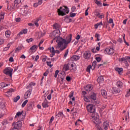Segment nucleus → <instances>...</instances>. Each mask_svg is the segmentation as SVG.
<instances>
[{"instance_id": "obj_61", "label": "nucleus", "mask_w": 130, "mask_h": 130, "mask_svg": "<svg viewBox=\"0 0 130 130\" xmlns=\"http://www.w3.org/2000/svg\"><path fill=\"white\" fill-rule=\"evenodd\" d=\"M4 42H5L4 39H0V45H2V44H4Z\"/></svg>"}, {"instance_id": "obj_19", "label": "nucleus", "mask_w": 130, "mask_h": 130, "mask_svg": "<svg viewBox=\"0 0 130 130\" xmlns=\"http://www.w3.org/2000/svg\"><path fill=\"white\" fill-rule=\"evenodd\" d=\"M20 121H18L16 124L14 125V127L15 128H17V129H19V128H20L21 126H22V124L20 123Z\"/></svg>"}, {"instance_id": "obj_13", "label": "nucleus", "mask_w": 130, "mask_h": 130, "mask_svg": "<svg viewBox=\"0 0 130 130\" xmlns=\"http://www.w3.org/2000/svg\"><path fill=\"white\" fill-rule=\"evenodd\" d=\"M33 109V103L29 102L27 104V110L28 111H30V110H32Z\"/></svg>"}, {"instance_id": "obj_11", "label": "nucleus", "mask_w": 130, "mask_h": 130, "mask_svg": "<svg viewBox=\"0 0 130 130\" xmlns=\"http://www.w3.org/2000/svg\"><path fill=\"white\" fill-rule=\"evenodd\" d=\"M42 106L43 108H47V107H49V105H48V101L46 99H45V100L42 104Z\"/></svg>"}, {"instance_id": "obj_39", "label": "nucleus", "mask_w": 130, "mask_h": 130, "mask_svg": "<svg viewBox=\"0 0 130 130\" xmlns=\"http://www.w3.org/2000/svg\"><path fill=\"white\" fill-rule=\"evenodd\" d=\"M8 120H7V119L4 120L2 122L3 125H7V124H8Z\"/></svg>"}, {"instance_id": "obj_62", "label": "nucleus", "mask_w": 130, "mask_h": 130, "mask_svg": "<svg viewBox=\"0 0 130 130\" xmlns=\"http://www.w3.org/2000/svg\"><path fill=\"white\" fill-rule=\"evenodd\" d=\"M9 61H10V62H13L14 61V58H13V57H11L9 58Z\"/></svg>"}, {"instance_id": "obj_37", "label": "nucleus", "mask_w": 130, "mask_h": 130, "mask_svg": "<svg viewBox=\"0 0 130 130\" xmlns=\"http://www.w3.org/2000/svg\"><path fill=\"white\" fill-rule=\"evenodd\" d=\"M28 103V100H25L22 104L21 107L24 108V106H26V105Z\"/></svg>"}, {"instance_id": "obj_51", "label": "nucleus", "mask_w": 130, "mask_h": 130, "mask_svg": "<svg viewBox=\"0 0 130 130\" xmlns=\"http://www.w3.org/2000/svg\"><path fill=\"white\" fill-rule=\"evenodd\" d=\"M69 54V49H67L66 51V52L64 54V57L66 58V57H67V56H68V54Z\"/></svg>"}, {"instance_id": "obj_15", "label": "nucleus", "mask_w": 130, "mask_h": 130, "mask_svg": "<svg viewBox=\"0 0 130 130\" xmlns=\"http://www.w3.org/2000/svg\"><path fill=\"white\" fill-rule=\"evenodd\" d=\"M40 20H41V17L37 18L33 20L34 23H35V25L36 26V27H39V24L38 23V22H39Z\"/></svg>"}, {"instance_id": "obj_18", "label": "nucleus", "mask_w": 130, "mask_h": 130, "mask_svg": "<svg viewBox=\"0 0 130 130\" xmlns=\"http://www.w3.org/2000/svg\"><path fill=\"white\" fill-rule=\"evenodd\" d=\"M97 82L99 83V84H101V83H103V82H104V78H103V76H101L99 77L97 79Z\"/></svg>"}, {"instance_id": "obj_52", "label": "nucleus", "mask_w": 130, "mask_h": 130, "mask_svg": "<svg viewBox=\"0 0 130 130\" xmlns=\"http://www.w3.org/2000/svg\"><path fill=\"white\" fill-rule=\"evenodd\" d=\"M95 59L98 62H100V61H101V58L100 57H96Z\"/></svg>"}, {"instance_id": "obj_31", "label": "nucleus", "mask_w": 130, "mask_h": 130, "mask_svg": "<svg viewBox=\"0 0 130 130\" xmlns=\"http://www.w3.org/2000/svg\"><path fill=\"white\" fill-rule=\"evenodd\" d=\"M122 82L121 81H118L117 82V87H119V88H122Z\"/></svg>"}, {"instance_id": "obj_20", "label": "nucleus", "mask_w": 130, "mask_h": 130, "mask_svg": "<svg viewBox=\"0 0 130 130\" xmlns=\"http://www.w3.org/2000/svg\"><path fill=\"white\" fill-rule=\"evenodd\" d=\"M71 59L73 61H77L78 60V59H80V56L79 55H73L72 57H71Z\"/></svg>"}, {"instance_id": "obj_60", "label": "nucleus", "mask_w": 130, "mask_h": 130, "mask_svg": "<svg viewBox=\"0 0 130 130\" xmlns=\"http://www.w3.org/2000/svg\"><path fill=\"white\" fill-rule=\"evenodd\" d=\"M96 64H97V61H94L92 62V66H93V67H96Z\"/></svg>"}, {"instance_id": "obj_21", "label": "nucleus", "mask_w": 130, "mask_h": 130, "mask_svg": "<svg viewBox=\"0 0 130 130\" xmlns=\"http://www.w3.org/2000/svg\"><path fill=\"white\" fill-rule=\"evenodd\" d=\"M101 94L103 97H105V98H106V96H107V92L106 90L103 89L101 90Z\"/></svg>"}, {"instance_id": "obj_8", "label": "nucleus", "mask_w": 130, "mask_h": 130, "mask_svg": "<svg viewBox=\"0 0 130 130\" xmlns=\"http://www.w3.org/2000/svg\"><path fill=\"white\" fill-rule=\"evenodd\" d=\"M94 14H95V16L98 17L99 19H103V18H104V15H103V13H102L101 14L100 13H99V12H98V10H97L94 11Z\"/></svg>"}, {"instance_id": "obj_58", "label": "nucleus", "mask_w": 130, "mask_h": 130, "mask_svg": "<svg viewBox=\"0 0 130 130\" xmlns=\"http://www.w3.org/2000/svg\"><path fill=\"white\" fill-rule=\"evenodd\" d=\"M108 23L109 24H113V19L112 18H110Z\"/></svg>"}, {"instance_id": "obj_35", "label": "nucleus", "mask_w": 130, "mask_h": 130, "mask_svg": "<svg viewBox=\"0 0 130 130\" xmlns=\"http://www.w3.org/2000/svg\"><path fill=\"white\" fill-rule=\"evenodd\" d=\"M63 115V113L62 112H59L58 114H56V116H58V117H61Z\"/></svg>"}, {"instance_id": "obj_57", "label": "nucleus", "mask_w": 130, "mask_h": 130, "mask_svg": "<svg viewBox=\"0 0 130 130\" xmlns=\"http://www.w3.org/2000/svg\"><path fill=\"white\" fill-rule=\"evenodd\" d=\"M71 80H72V78H71V77L70 76H67L66 77V80L68 81V82H70L71 81Z\"/></svg>"}, {"instance_id": "obj_26", "label": "nucleus", "mask_w": 130, "mask_h": 130, "mask_svg": "<svg viewBox=\"0 0 130 130\" xmlns=\"http://www.w3.org/2000/svg\"><path fill=\"white\" fill-rule=\"evenodd\" d=\"M94 2L99 7H102V3H101L100 1L98 0H94Z\"/></svg>"}, {"instance_id": "obj_43", "label": "nucleus", "mask_w": 130, "mask_h": 130, "mask_svg": "<svg viewBox=\"0 0 130 130\" xmlns=\"http://www.w3.org/2000/svg\"><path fill=\"white\" fill-rule=\"evenodd\" d=\"M123 38L124 43H125V44H126L128 46L129 45L128 44V43L127 42H126V41H125V34H124L123 35Z\"/></svg>"}, {"instance_id": "obj_36", "label": "nucleus", "mask_w": 130, "mask_h": 130, "mask_svg": "<svg viewBox=\"0 0 130 130\" xmlns=\"http://www.w3.org/2000/svg\"><path fill=\"white\" fill-rule=\"evenodd\" d=\"M113 91H114V93H115L116 94L117 93H119V92H120L119 88H114L113 89Z\"/></svg>"}, {"instance_id": "obj_54", "label": "nucleus", "mask_w": 130, "mask_h": 130, "mask_svg": "<svg viewBox=\"0 0 130 130\" xmlns=\"http://www.w3.org/2000/svg\"><path fill=\"white\" fill-rule=\"evenodd\" d=\"M73 96H74V91H72L70 92V94L69 95V98H72V97H73Z\"/></svg>"}, {"instance_id": "obj_49", "label": "nucleus", "mask_w": 130, "mask_h": 130, "mask_svg": "<svg viewBox=\"0 0 130 130\" xmlns=\"http://www.w3.org/2000/svg\"><path fill=\"white\" fill-rule=\"evenodd\" d=\"M47 66H48V67H49V68H52L53 64H51L50 63H51V61H47Z\"/></svg>"}, {"instance_id": "obj_46", "label": "nucleus", "mask_w": 130, "mask_h": 130, "mask_svg": "<svg viewBox=\"0 0 130 130\" xmlns=\"http://www.w3.org/2000/svg\"><path fill=\"white\" fill-rule=\"evenodd\" d=\"M49 73V70H47L43 74V76H44V77H46L47 76V75H48V74Z\"/></svg>"}, {"instance_id": "obj_56", "label": "nucleus", "mask_w": 130, "mask_h": 130, "mask_svg": "<svg viewBox=\"0 0 130 130\" xmlns=\"http://www.w3.org/2000/svg\"><path fill=\"white\" fill-rule=\"evenodd\" d=\"M64 68H65V71H69V70L70 69V67L68 64L65 66Z\"/></svg>"}, {"instance_id": "obj_41", "label": "nucleus", "mask_w": 130, "mask_h": 130, "mask_svg": "<svg viewBox=\"0 0 130 130\" xmlns=\"http://www.w3.org/2000/svg\"><path fill=\"white\" fill-rule=\"evenodd\" d=\"M5 107H6V105H5V103H1L0 108H2V109H3V108H5Z\"/></svg>"}, {"instance_id": "obj_63", "label": "nucleus", "mask_w": 130, "mask_h": 130, "mask_svg": "<svg viewBox=\"0 0 130 130\" xmlns=\"http://www.w3.org/2000/svg\"><path fill=\"white\" fill-rule=\"evenodd\" d=\"M15 21L17 22H20L21 21V18H15Z\"/></svg>"}, {"instance_id": "obj_44", "label": "nucleus", "mask_w": 130, "mask_h": 130, "mask_svg": "<svg viewBox=\"0 0 130 130\" xmlns=\"http://www.w3.org/2000/svg\"><path fill=\"white\" fill-rule=\"evenodd\" d=\"M121 61H124V62H126V63H127V60H126V58L125 57H123L121 58L120 59Z\"/></svg>"}, {"instance_id": "obj_3", "label": "nucleus", "mask_w": 130, "mask_h": 130, "mask_svg": "<svg viewBox=\"0 0 130 130\" xmlns=\"http://www.w3.org/2000/svg\"><path fill=\"white\" fill-rule=\"evenodd\" d=\"M97 99V94L95 92H91L87 96L84 97V100L85 102H90V101H95Z\"/></svg>"}, {"instance_id": "obj_59", "label": "nucleus", "mask_w": 130, "mask_h": 130, "mask_svg": "<svg viewBox=\"0 0 130 130\" xmlns=\"http://www.w3.org/2000/svg\"><path fill=\"white\" fill-rule=\"evenodd\" d=\"M76 9H77V8H76L75 6L72 7L71 8L72 12H75L76 11Z\"/></svg>"}, {"instance_id": "obj_38", "label": "nucleus", "mask_w": 130, "mask_h": 130, "mask_svg": "<svg viewBox=\"0 0 130 130\" xmlns=\"http://www.w3.org/2000/svg\"><path fill=\"white\" fill-rule=\"evenodd\" d=\"M48 49L50 50V52H55V50H54V47H52L51 48H49Z\"/></svg>"}, {"instance_id": "obj_34", "label": "nucleus", "mask_w": 130, "mask_h": 130, "mask_svg": "<svg viewBox=\"0 0 130 130\" xmlns=\"http://www.w3.org/2000/svg\"><path fill=\"white\" fill-rule=\"evenodd\" d=\"M13 100L14 102H18V101L20 100V95H17L16 97L14 98Z\"/></svg>"}, {"instance_id": "obj_32", "label": "nucleus", "mask_w": 130, "mask_h": 130, "mask_svg": "<svg viewBox=\"0 0 130 130\" xmlns=\"http://www.w3.org/2000/svg\"><path fill=\"white\" fill-rule=\"evenodd\" d=\"M11 31H10L9 30H8L7 31H6L5 32V35L7 37H10V35H11Z\"/></svg>"}, {"instance_id": "obj_7", "label": "nucleus", "mask_w": 130, "mask_h": 130, "mask_svg": "<svg viewBox=\"0 0 130 130\" xmlns=\"http://www.w3.org/2000/svg\"><path fill=\"white\" fill-rule=\"evenodd\" d=\"M105 52L109 55H112L114 53V49L111 48H107L105 49Z\"/></svg>"}, {"instance_id": "obj_53", "label": "nucleus", "mask_w": 130, "mask_h": 130, "mask_svg": "<svg viewBox=\"0 0 130 130\" xmlns=\"http://www.w3.org/2000/svg\"><path fill=\"white\" fill-rule=\"evenodd\" d=\"M130 96V89L126 92V94H125V97H128Z\"/></svg>"}, {"instance_id": "obj_48", "label": "nucleus", "mask_w": 130, "mask_h": 130, "mask_svg": "<svg viewBox=\"0 0 130 130\" xmlns=\"http://www.w3.org/2000/svg\"><path fill=\"white\" fill-rule=\"evenodd\" d=\"M36 85V83L34 82H31L29 83V85L27 87V88H29V87H31V86H35Z\"/></svg>"}, {"instance_id": "obj_5", "label": "nucleus", "mask_w": 130, "mask_h": 130, "mask_svg": "<svg viewBox=\"0 0 130 130\" xmlns=\"http://www.w3.org/2000/svg\"><path fill=\"white\" fill-rule=\"evenodd\" d=\"M87 111L90 113H94L95 112V107L93 105H88L86 107Z\"/></svg>"}, {"instance_id": "obj_33", "label": "nucleus", "mask_w": 130, "mask_h": 130, "mask_svg": "<svg viewBox=\"0 0 130 130\" xmlns=\"http://www.w3.org/2000/svg\"><path fill=\"white\" fill-rule=\"evenodd\" d=\"M22 0H15L14 1V4L16 5V7H18V5L19 4H21V2Z\"/></svg>"}, {"instance_id": "obj_22", "label": "nucleus", "mask_w": 130, "mask_h": 130, "mask_svg": "<svg viewBox=\"0 0 130 130\" xmlns=\"http://www.w3.org/2000/svg\"><path fill=\"white\" fill-rule=\"evenodd\" d=\"M23 111H21V112H18L15 115V118H17V117H20V116H22V115H23Z\"/></svg>"}, {"instance_id": "obj_25", "label": "nucleus", "mask_w": 130, "mask_h": 130, "mask_svg": "<svg viewBox=\"0 0 130 130\" xmlns=\"http://www.w3.org/2000/svg\"><path fill=\"white\" fill-rule=\"evenodd\" d=\"M8 86V84H6L5 82H2L0 83V88L4 89L5 87Z\"/></svg>"}, {"instance_id": "obj_10", "label": "nucleus", "mask_w": 130, "mask_h": 130, "mask_svg": "<svg viewBox=\"0 0 130 130\" xmlns=\"http://www.w3.org/2000/svg\"><path fill=\"white\" fill-rule=\"evenodd\" d=\"M90 57H91V53H90V51H87L84 52V58L85 59H89V58H90Z\"/></svg>"}, {"instance_id": "obj_30", "label": "nucleus", "mask_w": 130, "mask_h": 130, "mask_svg": "<svg viewBox=\"0 0 130 130\" xmlns=\"http://www.w3.org/2000/svg\"><path fill=\"white\" fill-rule=\"evenodd\" d=\"M123 71V69H122V68H116V69H115V71L116 72H118V73H119V74H120V73L121 72H122Z\"/></svg>"}, {"instance_id": "obj_2", "label": "nucleus", "mask_w": 130, "mask_h": 130, "mask_svg": "<svg viewBox=\"0 0 130 130\" xmlns=\"http://www.w3.org/2000/svg\"><path fill=\"white\" fill-rule=\"evenodd\" d=\"M57 12L59 16H66L67 14H69L70 11L69 8L67 6L60 7L59 9L57 10Z\"/></svg>"}, {"instance_id": "obj_14", "label": "nucleus", "mask_w": 130, "mask_h": 130, "mask_svg": "<svg viewBox=\"0 0 130 130\" xmlns=\"http://www.w3.org/2000/svg\"><path fill=\"white\" fill-rule=\"evenodd\" d=\"M7 8H8V10L15 11V10H16V8H17V7H16V4H11L9 6V5L8 6Z\"/></svg>"}, {"instance_id": "obj_42", "label": "nucleus", "mask_w": 130, "mask_h": 130, "mask_svg": "<svg viewBox=\"0 0 130 130\" xmlns=\"http://www.w3.org/2000/svg\"><path fill=\"white\" fill-rule=\"evenodd\" d=\"M10 44H8L7 45V47H6L4 48V51H7V50H9V49L10 48Z\"/></svg>"}, {"instance_id": "obj_4", "label": "nucleus", "mask_w": 130, "mask_h": 130, "mask_svg": "<svg viewBox=\"0 0 130 130\" xmlns=\"http://www.w3.org/2000/svg\"><path fill=\"white\" fill-rule=\"evenodd\" d=\"M3 73L5 75H7V76L12 77V75H13V69L10 67H7L4 70Z\"/></svg>"}, {"instance_id": "obj_55", "label": "nucleus", "mask_w": 130, "mask_h": 130, "mask_svg": "<svg viewBox=\"0 0 130 130\" xmlns=\"http://www.w3.org/2000/svg\"><path fill=\"white\" fill-rule=\"evenodd\" d=\"M69 17H76V13H74L73 12H71L70 13V16Z\"/></svg>"}, {"instance_id": "obj_24", "label": "nucleus", "mask_w": 130, "mask_h": 130, "mask_svg": "<svg viewBox=\"0 0 130 130\" xmlns=\"http://www.w3.org/2000/svg\"><path fill=\"white\" fill-rule=\"evenodd\" d=\"M60 27V26L58 23H55L53 25V29H56V30H59Z\"/></svg>"}, {"instance_id": "obj_1", "label": "nucleus", "mask_w": 130, "mask_h": 130, "mask_svg": "<svg viewBox=\"0 0 130 130\" xmlns=\"http://www.w3.org/2000/svg\"><path fill=\"white\" fill-rule=\"evenodd\" d=\"M60 36V30L59 29H56L52 32V36L55 37L54 40L56 39V42L57 43V45L55 46L56 49H59V51H62L67 48L68 44L72 41V38L73 35L70 34V36L67 38V41L66 39H62V38L59 37Z\"/></svg>"}, {"instance_id": "obj_12", "label": "nucleus", "mask_w": 130, "mask_h": 130, "mask_svg": "<svg viewBox=\"0 0 130 130\" xmlns=\"http://www.w3.org/2000/svg\"><path fill=\"white\" fill-rule=\"evenodd\" d=\"M28 32V29L26 28L22 29L21 31L19 32V33L17 35V37L18 38L20 37V35H23V34H27Z\"/></svg>"}, {"instance_id": "obj_45", "label": "nucleus", "mask_w": 130, "mask_h": 130, "mask_svg": "<svg viewBox=\"0 0 130 130\" xmlns=\"http://www.w3.org/2000/svg\"><path fill=\"white\" fill-rule=\"evenodd\" d=\"M90 71H91V65L88 66L86 68V72L90 73Z\"/></svg>"}, {"instance_id": "obj_27", "label": "nucleus", "mask_w": 130, "mask_h": 130, "mask_svg": "<svg viewBox=\"0 0 130 130\" xmlns=\"http://www.w3.org/2000/svg\"><path fill=\"white\" fill-rule=\"evenodd\" d=\"M13 92H14V89L10 88L6 93L8 95H9V96H12V93H13Z\"/></svg>"}, {"instance_id": "obj_16", "label": "nucleus", "mask_w": 130, "mask_h": 130, "mask_svg": "<svg viewBox=\"0 0 130 130\" xmlns=\"http://www.w3.org/2000/svg\"><path fill=\"white\" fill-rule=\"evenodd\" d=\"M64 21L65 22H66V23H71L73 21V20L71 18L70 16H69V15H67L66 16H65Z\"/></svg>"}, {"instance_id": "obj_17", "label": "nucleus", "mask_w": 130, "mask_h": 130, "mask_svg": "<svg viewBox=\"0 0 130 130\" xmlns=\"http://www.w3.org/2000/svg\"><path fill=\"white\" fill-rule=\"evenodd\" d=\"M92 89H93V88L92 87L91 85H87L84 87V90H85V91H87L88 92L91 91Z\"/></svg>"}, {"instance_id": "obj_23", "label": "nucleus", "mask_w": 130, "mask_h": 130, "mask_svg": "<svg viewBox=\"0 0 130 130\" xmlns=\"http://www.w3.org/2000/svg\"><path fill=\"white\" fill-rule=\"evenodd\" d=\"M38 48V46L35 45L31 46L29 50V52H30L32 50H35V49H37Z\"/></svg>"}, {"instance_id": "obj_40", "label": "nucleus", "mask_w": 130, "mask_h": 130, "mask_svg": "<svg viewBox=\"0 0 130 130\" xmlns=\"http://www.w3.org/2000/svg\"><path fill=\"white\" fill-rule=\"evenodd\" d=\"M28 15H30V13L28 11L24 10L23 12L24 16H28Z\"/></svg>"}, {"instance_id": "obj_6", "label": "nucleus", "mask_w": 130, "mask_h": 130, "mask_svg": "<svg viewBox=\"0 0 130 130\" xmlns=\"http://www.w3.org/2000/svg\"><path fill=\"white\" fill-rule=\"evenodd\" d=\"M92 120L94 123H95L96 126H99V124L101 123V121L96 116H92Z\"/></svg>"}, {"instance_id": "obj_47", "label": "nucleus", "mask_w": 130, "mask_h": 130, "mask_svg": "<svg viewBox=\"0 0 130 130\" xmlns=\"http://www.w3.org/2000/svg\"><path fill=\"white\" fill-rule=\"evenodd\" d=\"M26 41L27 42V43H30V42H32V41H33V38H30L29 39H26Z\"/></svg>"}, {"instance_id": "obj_9", "label": "nucleus", "mask_w": 130, "mask_h": 130, "mask_svg": "<svg viewBox=\"0 0 130 130\" xmlns=\"http://www.w3.org/2000/svg\"><path fill=\"white\" fill-rule=\"evenodd\" d=\"M31 93H32L31 89H29V90H28L24 94V99H27V98H29Z\"/></svg>"}, {"instance_id": "obj_50", "label": "nucleus", "mask_w": 130, "mask_h": 130, "mask_svg": "<svg viewBox=\"0 0 130 130\" xmlns=\"http://www.w3.org/2000/svg\"><path fill=\"white\" fill-rule=\"evenodd\" d=\"M58 73H59V71L56 70L55 72L54 78H57V75H58Z\"/></svg>"}, {"instance_id": "obj_28", "label": "nucleus", "mask_w": 130, "mask_h": 130, "mask_svg": "<svg viewBox=\"0 0 130 130\" xmlns=\"http://www.w3.org/2000/svg\"><path fill=\"white\" fill-rule=\"evenodd\" d=\"M5 19V13L1 12L0 13V22Z\"/></svg>"}, {"instance_id": "obj_64", "label": "nucleus", "mask_w": 130, "mask_h": 130, "mask_svg": "<svg viewBox=\"0 0 130 130\" xmlns=\"http://www.w3.org/2000/svg\"><path fill=\"white\" fill-rule=\"evenodd\" d=\"M47 99L48 100H50L51 99V94H50L47 96Z\"/></svg>"}, {"instance_id": "obj_29", "label": "nucleus", "mask_w": 130, "mask_h": 130, "mask_svg": "<svg viewBox=\"0 0 130 130\" xmlns=\"http://www.w3.org/2000/svg\"><path fill=\"white\" fill-rule=\"evenodd\" d=\"M109 126V124L106 123V122H104V129L105 130H107L108 129V127Z\"/></svg>"}]
</instances>
